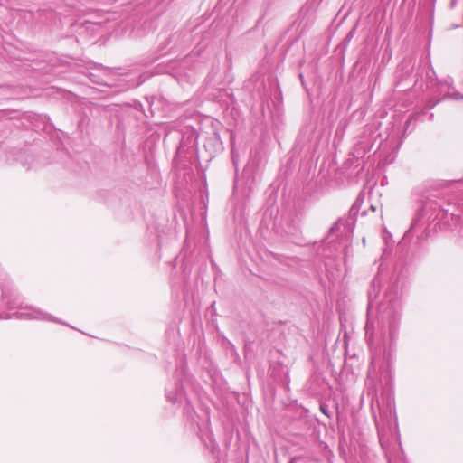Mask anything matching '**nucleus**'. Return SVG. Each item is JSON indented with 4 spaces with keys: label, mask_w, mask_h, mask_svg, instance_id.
Segmentation results:
<instances>
[{
    "label": "nucleus",
    "mask_w": 463,
    "mask_h": 463,
    "mask_svg": "<svg viewBox=\"0 0 463 463\" xmlns=\"http://www.w3.org/2000/svg\"><path fill=\"white\" fill-rule=\"evenodd\" d=\"M300 458L299 457H294V458H291V461L290 463H295L296 461L299 460Z\"/></svg>",
    "instance_id": "obj_8"
},
{
    "label": "nucleus",
    "mask_w": 463,
    "mask_h": 463,
    "mask_svg": "<svg viewBox=\"0 0 463 463\" xmlns=\"http://www.w3.org/2000/svg\"><path fill=\"white\" fill-rule=\"evenodd\" d=\"M355 30H356V27L354 26V27H353V28L350 30V32L347 33V35H346V39H347L348 41H349V40H351V39L354 37V33H355Z\"/></svg>",
    "instance_id": "obj_6"
},
{
    "label": "nucleus",
    "mask_w": 463,
    "mask_h": 463,
    "mask_svg": "<svg viewBox=\"0 0 463 463\" xmlns=\"http://www.w3.org/2000/svg\"><path fill=\"white\" fill-rule=\"evenodd\" d=\"M453 95L456 99H463V95H460L458 93H454Z\"/></svg>",
    "instance_id": "obj_9"
},
{
    "label": "nucleus",
    "mask_w": 463,
    "mask_h": 463,
    "mask_svg": "<svg viewBox=\"0 0 463 463\" xmlns=\"http://www.w3.org/2000/svg\"><path fill=\"white\" fill-rule=\"evenodd\" d=\"M321 410H322V411H323L325 414H326V409H325L323 406H321Z\"/></svg>",
    "instance_id": "obj_10"
},
{
    "label": "nucleus",
    "mask_w": 463,
    "mask_h": 463,
    "mask_svg": "<svg viewBox=\"0 0 463 463\" xmlns=\"http://www.w3.org/2000/svg\"><path fill=\"white\" fill-rule=\"evenodd\" d=\"M399 323L392 318L389 323L390 345H393L398 337Z\"/></svg>",
    "instance_id": "obj_2"
},
{
    "label": "nucleus",
    "mask_w": 463,
    "mask_h": 463,
    "mask_svg": "<svg viewBox=\"0 0 463 463\" xmlns=\"http://www.w3.org/2000/svg\"><path fill=\"white\" fill-rule=\"evenodd\" d=\"M392 418V410L391 405L388 404L383 407L379 406V415H374V421L378 431L380 432L381 426H384L385 424H389Z\"/></svg>",
    "instance_id": "obj_1"
},
{
    "label": "nucleus",
    "mask_w": 463,
    "mask_h": 463,
    "mask_svg": "<svg viewBox=\"0 0 463 463\" xmlns=\"http://www.w3.org/2000/svg\"><path fill=\"white\" fill-rule=\"evenodd\" d=\"M295 439H298V443H299L302 447L307 445V440L304 437L296 435Z\"/></svg>",
    "instance_id": "obj_5"
},
{
    "label": "nucleus",
    "mask_w": 463,
    "mask_h": 463,
    "mask_svg": "<svg viewBox=\"0 0 463 463\" xmlns=\"http://www.w3.org/2000/svg\"><path fill=\"white\" fill-rule=\"evenodd\" d=\"M340 229V220L336 221L333 225L332 227L330 228V232L333 233V232H335L337 231H339Z\"/></svg>",
    "instance_id": "obj_4"
},
{
    "label": "nucleus",
    "mask_w": 463,
    "mask_h": 463,
    "mask_svg": "<svg viewBox=\"0 0 463 463\" xmlns=\"http://www.w3.org/2000/svg\"><path fill=\"white\" fill-rule=\"evenodd\" d=\"M439 101H435V102H431V101H429L428 104H427V108L428 109H432L433 107H435V105L438 103Z\"/></svg>",
    "instance_id": "obj_7"
},
{
    "label": "nucleus",
    "mask_w": 463,
    "mask_h": 463,
    "mask_svg": "<svg viewBox=\"0 0 463 463\" xmlns=\"http://www.w3.org/2000/svg\"><path fill=\"white\" fill-rule=\"evenodd\" d=\"M362 203H363V199H362L361 195H359L350 209V212H349L350 214L353 216H356L359 213Z\"/></svg>",
    "instance_id": "obj_3"
}]
</instances>
